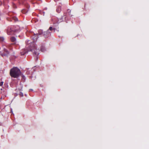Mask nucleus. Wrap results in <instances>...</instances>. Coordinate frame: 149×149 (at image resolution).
I'll return each instance as SVG.
<instances>
[{
    "mask_svg": "<svg viewBox=\"0 0 149 149\" xmlns=\"http://www.w3.org/2000/svg\"><path fill=\"white\" fill-rule=\"evenodd\" d=\"M38 34H35L34 33V35L32 37L34 42H31L30 40H29L26 42L27 46V47H29L30 51L32 52L34 55H36V56L39 54L40 50L39 49H37L34 42L36 41L38 38Z\"/></svg>",
    "mask_w": 149,
    "mask_h": 149,
    "instance_id": "obj_1",
    "label": "nucleus"
},
{
    "mask_svg": "<svg viewBox=\"0 0 149 149\" xmlns=\"http://www.w3.org/2000/svg\"><path fill=\"white\" fill-rule=\"evenodd\" d=\"M10 75L13 77L17 78L19 76V69L17 67H14L10 71Z\"/></svg>",
    "mask_w": 149,
    "mask_h": 149,
    "instance_id": "obj_2",
    "label": "nucleus"
},
{
    "mask_svg": "<svg viewBox=\"0 0 149 149\" xmlns=\"http://www.w3.org/2000/svg\"><path fill=\"white\" fill-rule=\"evenodd\" d=\"M19 77L20 76L21 77V82H24L25 80V77L24 75H23V74L19 70Z\"/></svg>",
    "mask_w": 149,
    "mask_h": 149,
    "instance_id": "obj_3",
    "label": "nucleus"
},
{
    "mask_svg": "<svg viewBox=\"0 0 149 149\" xmlns=\"http://www.w3.org/2000/svg\"><path fill=\"white\" fill-rule=\"evenodd\" d=\"M51 32L47 30V31L44 32L42 33V34L45 37L47 38L50 35Z\"/></svg>",
    "mask_w": 149,
    "mask_h": 149,
    "instance_id": "obj_4",
    "label": "nucleus"
},
{
    "mask_svg": "<svg viewBox=\"0 0 149 149\" xmlns=\"http://www.w3.org/2000/svg\"><path fill=\"white\" fill-rule=\"evenodd\" d=\"M28 51L26 49H22L20 52V54L21 55H24L26 53H27Z\"/></svg>",
    "mask_w": 149,
    "mask_h": 149,
    "instance_id": "obj_5",
    "label": "nucleus"
},
{
    "mask_svg": "<svg viewBox=\"0 0 149 149\" xmlns=\"http://www.w3.org/2000/svg\"><path fill=\"white\" fill-rule=\"evenodd\" d=\"M48 30H49V31H51L53 30L54 32H55V29L54 28H52V27H50Z\"/></svg>",
    "mask_w": 149,
    "mask_h": 149,
    "instance_id": "obj_6",
    "label": "nucleus"
},
{
    "mask_svg": "<svg viewBox=\"0 0 149 149\" xmlns=\"http://www.w3.org/2000/svg\"><path fill=\"white\" fill-rule=\"evenodd\" d=\"M40 50L42 52H44L45 50V49L44 47H42L40 48Z\"/></svg>",
    "mask_w": 149,
    "mask_h": 149,
    "instance_id": "obj_7",
    "label": "nucleus"
},
{
    "mask_svg": "<svg viewBox=\"0 0 149 149\" xmlns=\"http://www.w3.org/2000/svg\"><path fill=\"white\" fill-rule=\"evenodd\" d=\"M21 11L22 13L24 14H25L27 12L26 10H21Z\"/></svg>",
    "mask_w": 149,
    "mask_h": 149,
    "instance_id": "obj_8",
    "label": "nucleus"
},
{
    "mask_svg": "<svg viewBox=\"0 0 149 149\" xmlns=\"http://www.w3.org/2000/svg\"><path fill=\"white\" fill-rule=\"evenodd\" d=\"M15 38L14 37H12L11 38V40L12 42H14L15 40Z\"/></svg>",
    "mask_w": 149,
    "mask_h": 149,
    "instance_id": "obj_9",
    "label": "nucleus"
},
{
    "mask_svg": "<svg viewBox=\"0 0 149 149\" xmlns=\"http://www.w3.org/2000/svg\"><path fill=\"white\" fill-rule=\"evenodd\" d=\"M19 95L22 97L23 96V94L21 92H20V93H19Z\"/></svg>",
    "mask_w": 149,
    "mask_h": 149,
    "instance_id": "obj_10",
    "label": "nucleus"
},
{
    "mask_svg": "<svg viewBox=\"0 0 149 149\" xmlns=\"http://www.w3.org/2000/svg\"><path fill=\"white\" fill-rule=\"evenodd\" d=\"M13 19L15 20V21H18V19L15 17L13 18Z\"/></svg>",
    "mask_w": 149,
    "mask_h": 149,
    "instance_id": "obj_11",
    "label": "nucleus"
},
{
    "mask_svg": "<svg viewBox=\"0 0 149 149\" xmlns=\"http://www.w3.org/2000/svg\"><path fill=\"white\" fill-rule=\"evenodd\" d=\"M3 84V82H1L0 83V86H2V85Z\"/></svg>",
    "mask_w": 149,
    "mask_h": 149,
    "instance_id": "obj_12",
    "label": "nucleus"
},
{
    "mask_svg": "<svg viewBox=\"0 0 149 149\" xmlns=\"http://www.w3.org/2000/svg\"><path fill=\"white\" fill-rule=\"evenodd\" d=\"M30 91H32L33 90L32 89H30Z\"/></svg>",
    "mask_w": 149,
    "mask_h": 149,
    "instance_id": "obj_13",
    "label": "nucleus"
},
{
    "mask_svg": "<svg viewBox=\"0 0 149 149\" xmlns=\"http://www.w3.org/2000/svg\"><path fill=\"white\" fill-rule=\"evenodd\" d=\"M59 10H57V12H58V11H59Z\"/></svg>",
    "mask_w": 149,
    "mask_h": 149,
    "instance_id": "obj_14",
    "label": "nucleus"
}]
</instances>
